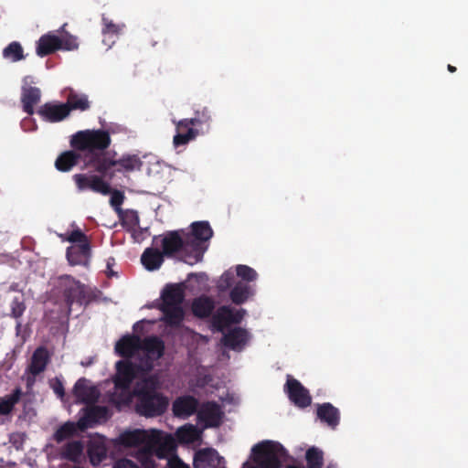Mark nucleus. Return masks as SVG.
Returning a JSON list of instances; mask_svg holds the SVG:
<instances>
[{"mask_svg":"<svg viewBox=\"0 0 468 468\" xmlns=\"http://www.w3.org/2000/svg\"><path fill=\"white\" fill-rule=\"evenodd\" d=\"M253 460L258 467L250 468H281L282 460L286 457V450L276 441H262L252 448Z\"/></svg>","mask_w":468,"mask_h":468,"instance_id":"39448f33","label":"nucleus"},{"mask_svg":"<svg viewBox=\"0 0 468 468\" xmlns=\"http://www.w3.org/2000/svg\"><path fill=\"white\" fill-rule=\"evenodd\" d=\"M26 311V304L21 297H15L11 303V314L14 318H20Z\"/></svg>","mask_w":468,"mask_h":468,"instance_id":"09e8293b","label":"nucleus"},{"mask_svg":"<svg viewBox=\"0 0 468 468\" xmlns=\"http://www.w3.org/2000/svg\"><path fill=\"white\" fill-rule=\"evenodd\" d=\"M88 455L92 465H99L107 457V449L102 443L91 442L88 447Z\"/></svg>","mask_w":468,"mask_h":468,"instance_id":"58836bf2","label":"nucleus"},{"mask_svg":"<svg viewBox=\"0 0 468 468\" xmlns=\"http://www.w3.org/2000/svg\"><path fill=\"white\" fill-rule=\"evenodd\" d=\"M58 287L69 312L75 303L79 306H86L98 298L94 290L69 275L59 277Z\"/></svg>","mask_w":468,"mask_h":468,"instance_id":"7ed1b4c3","label":"nucleus"},{"mask_svg":"<svg viewBox=\"0 0 468 468\" xmlns=\"http://www.w3.org/2000/svg\"><path fill=\"white\" fill-rule=\"evenodd\" d=\"M69 151H65L61 153L55 161V167L57 170L60 172H69L75 165H78L80 159L83 157V161H85V153L77 149ZM86 163V162H84ZM85 165L90 166L85 164Z\"/></svg>","mask_w":468,"mask_h":468,"instance_id":"6ab92c4d","label":"nucleus"},{"mask_svg":"<svg viewBox=\"0 0 468 468\" xmlns=\"http://www.w3.org/2000/svg\"><path fill=\"white\" fill-rule=\"evenodd\" d=\"M317 416L322 421L325 422L333 429L339 424L340 412L338 409L334 407L331 403L326 402L318 405Z\"/></svg>","mask_w":468,"mask_h":468,"instance_id":"c756f323","label":"nucleus"},{"mask_svg":"<svg viewBox=\"0 0 468 468\" xmlns=\"http://www.w3.org/2000/svg\"><path fill=\"white\" fill-rule=\"evenodd\" d=\"M50 360L51 354L46 346H41L35 349L26 369V372L28 374L27 378V386L32 385L36 380V377L46 370Z\"/></svg>","mask_w":468,"mask_h":468,"instance_id":"0eeeda50","label":"nucleus"},{"mask_svg":"<svg viewBox=\"0 0 468 468\" xmlns=\"http://www.w3.org/2000/svg\"><path fill=\"white\" fill-rule=\"evenodd\" d=\"M61 48L60 37L48 33L39 37L37 42L36 52L38 57H46Z\"/></svg>","mask_w":468,"mask_h":468,"instance_id":"4be33fe9","label":"nucleus"},{"mask_svg":"<svg viewBox=\"0 0 468 468\" xmlns=\"http://www.w3.org/2000/svg\"><path fill=\"white\" fill-rule=\"evenodd\" d=\"M103 27L101 29L103 35H114L117 36L120 34L122 27L113 23L112 20H110L108 17H106L104 15L101 18Z\"/></svg>","mask_w":468,"mask_h":468,"instance_id":"49530a36","label":"nucleus"},{"mask_svg":"<svg viewBox=\"0 0 468 468\" xmlns=\"http://www.w3.org/2000/svg\"><path fill=\"white\" fill-rule=\"evenodd\" d=\"M37 113L48 122H58L69 115V109L64 103L46 102L38 108Z\"/></svg>","mask_w":468,"mask_h":468,"instance_id":"ddd939ff","label":"nucleus"},{"mask_svg":"<svg viewBox=\"0 0 468 468\" xmlns=\"http://www.w3.org/2000/svg\"><path fill=\"white\" fill-rule=\"evenodd\" d=\"M140 349L141 338L135 335H126L115 345L116 353L125 358L132 357Z\"/></svg>","mask_w":468,"mask_h":468,"instance_id":"412c9836","label":"nucleus"},{"mask_svg":"<svg viewBox=\"0 0 468 468\" xmlns=\"http://www.w3.org/2000/svg\"><path fill=\"white\" fill-rule=\"evenodd\" d=\"M197 459L207 462L214 468H226L225 460L219 456L218 452L212 449H206L197 453Z\"/></svg>","mask_w":468,"mask_h":468,"instance_id":"4c0bfd02","label":"nucleus"},{"mask_svg":"<svg viewBox=\"0 0 468 468\" xmlns=\"http://www.w3.org/2000/svg\"><path fill=\"white\" fill-rule=\"evenodd\" d=\"M84 445L81 441H71L64 444L59 451L60 458L69 462H78L82 455Z\"/></svg>","mask_w":468,"mask_h":468,"instance_id":"2f4dec72","label":"nucleus"},{"mask_svg":"<svg viewBox=\"0 0 468 468\" xmlns=\"http://www.w3.org/2000/svg\"><path fill=\"white\" fill-rule=\"evenodd\" d=\"M124 195L121 191L114 190L112 193L110 203L115 208L116 211L121 212V205L123 203Z\"/></svg>","mask_w":468,"mask_h":468,"instance_id":"603ef678","label":"nucleus"},{"mask_svg":"<svg viewBox=\"0 0 468 468\" xmlns=\"http://www.w3.org/2000/svg\"><path fill=\"white\" fill-rule=\"evenodd\" d=\"M3 57L11 62H17L25 58L24 49L17 41H13L3 49Z\"/></svg>","mask_w":468,"mask_h":468,"instance_id":"ea45409f","label":"nucleus"},{"mask_svg":"<svg viewBox=\"0 0 468 468\" xmlns=\"http://www.w3.org/2000/svg\"><path fill=\"white\" fill-rule=\"evenodd\" d=\"M191 309L196 317L200 319L207 318L215 309V303L210 297L202 295L194 299Z\"/></svg>","mask_w":468,"mask_h":468,"instance_id":"c85d7f7f","label":"nucleus"},{"mask_svg":"<svg viewBox=\"0 0 468 468\" xmlns=\"http://www.w3.org/2000/svg\"><path fill=\"white\" fill-rule=\"evenodd\" d=\"M213 236V230L207 221H197L191 224V233L186 235V247L191 255L186 256V264L194 265L203 260L207 250V242Z\"/></svg>","mask_w":468,"mask_h":468,"instance_id":"20e7f679","label":"nucleus"},{"mask_svg":"<svg viewBox=\"0 0 468 468\" xmlns=\"http://www.w3.org/2000/svg\"><path fill=\"white\" fill-rule=\"evenodd\" d=\"M66 96V107L71 111L85 112L90 109V102L86 94L77 93L73 89L64 90Z\"/></svg>","mask_w":468,"mask_h":468,"instance_id":"a878e982","label":"nucleus"},{"mask_svg":"<svg viewBox=\"0 0 468 468\" xmlns=\"http://www.w3.org/2000/svg\"><path fill=\"white\" fill-rule=\"evenodd\" d=\"M158 382L154 377L138 381L133 390L136 399V412L147 418L163 415L168 407V399L158 390Z\"/></svg>","mask_w":468,"mask_h":468,"instance_id":"f03ea898","label":"nucleus"},{"mask_svg":"<svg viewBox=\"0 0 468 468\" xmlns=\"http://www.w3.org/2000/svg\"><path fill=\"white\" fill-rule=\"evenodd\" d=\"M154 456L155 455L149 442L141 447L136 453L137 460L146 468H150L154 465V461L153 459Z\"/></svg>","mask_w":468,"mask_h":468,"instance_id":"79ce46f5","label":"nucleus"},{"mask_svg":"<svg viewBox=\"0 0 468 468\" xmlns=\"http://www.w3.org/2000/svg\"><path fill=\"white\" fill-rule=\"evenodd\" d=\"M114 468H140L136 463L133 462L128 460V459H122L119 460L116 464L114 465Z\"/></svg>","mask_w":468,"mask_h":468,"instance_id":"5fc2aeb1","label":"nucleus"},{"mask_svg":"<svg viewBox=\"0 0 468 468\" xmlns=\"http://www.w3.org/2000/svg\"><path fill=\"white\" fill-rule=\"evenodd\" d=\"M67 27V24H64V25L60 27V30H59V31H60L61 33H66V32H65V27Z\"/></svg>","mask_w":468,"mask_h":468,"instance_id":"052dcab7","label":"nucleus"},{"mask_svg":"<svg viewBox=\"0 0 468 468\" xmlns=\"http://www.w3.org/2000/svg\"><path fill=\"white\" fill-rule=\"evenodd\" d=\"M50 388L53 389L54 393L59 398L63 399L65 396V389L63 382L58 378H54L49 381Z\"/></svg>","mask_w":468,"mask_h":468,"instance_id":"3c124183","label":"nucleus"},{"mask_svg":"<svg viewBox=\"0 0 468 468\" xmlns=\"http://www.w3.org/2000/svg\"><path fill=\"white\" fill-rule=\"evenodd\" d=\"M448 70L452 73L455 72L456 71V67L449 64L448 67H447Z\"/></svg>","mask_w":468,"mask_h":468,"instance_id":"13d9d810","label":"nucleus"},{"mask_svg":"<svg viewBox=\"0 0 468 468\" xmlns=\"http://www.w3.org/2000/svg\"><path fill=\"white\" fill-rule=\"evenodd\" d=\"M211 112L207 107H203L201 110L195 111L193 118L182 119L180 124L186 127L188 124H193L195 128L202 126L203 124L208 125L211 122Z\"/></svg>","mask_w":468,"mask_h":468,"instance_id":"72a5a7b5","label":"nucleus"},{"mask_svg":"<svg viewBox=\"0 0 468 468\" xmlns=\"http://www.w3.org/2000/svg\"><path fill=\"white\" fill-rule=\"evenodd\" d=\"M73 394L78 402L86 405L95 404L100 398L99 389L94 386L89 385V380L85 378L77 380L73 388Z\"/></svg>","mask_w":468,"mask_h":468,"instance_id":"4468645a","label":"nucleus"},{"mask_svg":"<svg viewBox=\"0 0 468 468\" xmlns=\"http://www.w3.org/2000/svg\"><path fill=\"white\" fill-rule=\"evenodd\" d=\"M176 124V134L173 138V144L176 147L187 144L190 141L195 140L199 134L197 128L193 124L184 127L180 124V121H173Z\"/></svg>","mask_w":468,"mask_h":468,"instance_id":"393cba45","label":"nucleus"},{"mask_svg":"<svg viewBox=\"0 0 468 468\" xmlns=\"http://www.w3.org/2000/svg\"><path fill=\"white\" fill-rule=\"evenodd\" d=\"M236 272L237 276L247 282H253L258 277L256 271L248 265H238L236 267Z\"/></svg>","mask_w":468,"mask_h":468,"instance_id":"c03bdc74","label":"nucleus"},{"mask_svg":"<svg viewBox=\"0 0 468 468\" xmlns=\"http://www.w3.org/2000/svg\"><path fill=\"white\" fill-rule=\"evenodd\" d=\"M285 468H304V467L300 466V465H293V464H291V465H287Z\"/></svg>","mask_w":468,"mask_h":468,"instance_id":"bf43d9fd","label":"nucleus"},{"mask_svg":"<svg viewBox=\"0 0 468 468\" xmlns=\"http://www.w3.org/2000/svg\"><path fill=\"white\" fill-rule=\"evenodd\" d=\"M197 419L206 428L218 427L222 422L223 411L216 401H207L198 407Z\"/></svg>","mask_w":468,"mask_h":468,"instance_id":"9d476101","label":"nucleus"},{"mask_svg":"<svg viewBox=\"0 0 468 468\" xmlns=\"http://www.w3.org/2000/svg\"><path fill=\"white\" fill-rule=\"evenodd\" d=\"M169 468H189L177 456H174L168 460Z\"/></svg>","mask_w":468,"mask_h":468,"instance_id":"6e6d98bb","label":"nucleus"},{"mask_svg":"<svg viewBox=\"0 0 468 468\" xmlns=\"http://www.w3.org/2000/svg\"><path fill=\"white\" fill-rule=\"evenodd\" d=\"M231 307L223 305L218 308L212 316V324L218 330L222 331L227 325L231 324Z\"/></svg>","mask_w":468,"mask_h":468,"instance_id":"f704fd0d","label":"nucleus"},{"mask_svg":"<svg viewBox=\"0 0 468 468\" xmlns=\"http://www.w3.org/2000/svg\"><path fill=\"white\" fill-rule=\"evenodd\" d=\"M149 444L154 455L159 459L166 458L176 450L175 439L170 434H164V432L157 430H152Z\"/></svg>","mask_w":468,"mask_h":468,"instance_id":"6e6552de","label":"nucleus"},{"mask_svg":"<svg viewBox=\"0 0 468 468\" xmlns=\"http://www.w3.org/2000/svg\"><path fill=\"white\" fill-rule=\"evenodd\" d=\"M152 435V430H140L127 431L122 432L119 438L118 442L124 447L144 446L149 442Z\"/></svg>","mask_w":468,"mask_h":468,"instance_id":"a211bd4d","label":"nucleus"},{"mask_svg":"<svg viewBox=\"0 0 468 468\" xmlns=\"http://www.w3.org/2000/svg\"><path fill=\"white\" fill-rule=\"evenodd\" d=\"M73 179L80 191L90 189L93 192L100 193L102 195H108L111 193L110 185L98 176L76 174L73 176Z\"/></svg>","mask_w":468,"mask_h":468,"instance_id":"9b49d317","label":"nucleus"},{"mask_svg":"<svg viewBox=\"0 0 468 468\" xmlns=\"http://www.w3.org/2000/svg\"><path fill=\"white\" fill-rule=\"evenodd\" d=\"M164 256L158 249L147 248L141 256V262L147 271H156L162 266Z\"/></svg>","mask_w":468,"mask_h":468,"instance_id":"7c9ffc66","label":"nucleus"},{"mask_svg":"<svg viewBox=\"0 0 468 468\" xmlns=\"http://www.w3.org/2000/svg\"><path fill=\"white\" fill-rule=\"evenodd\" d=\"M235 276L230 271H225L219 278L218 289L220 292H224L231 288L234 284Z\"/></svg>","mask_w":468,"mask_h":468,"instance_id":"a18cd8bd","label":"nucleus"},{"mask_svg":"<svg viewBox=\"0 0 468 468\" xmlns=\"http://www.w3.org/2000/svg\"><path fill=\"white\" fill-rule=\"evenodd\" d=\"M141 349L144 350L147 356L145 368L147 370L152 369L153 360L159 359L165 353V343L162 339L157 336H149L141 341Z\"/></svg>","mask_w":468,"mask_h":468,"instance_id":"dca6fc26","label":"nucleus"},{"mask_svg":"<svg viewBox=\"0 0 468 468\" xmlns=\"http://www.w3.org/2000/svg\"><path fill=\"white\" fill-rule=\"evenodd\" d=\"M110 133L104 130H82L70 137V146L85 153V162L100 174H106L112 166H120L117 171L140 170L143 162L137 154H125L119 160L110 159L105 150L111 145Z\"/></svg>","mask_w":468,"mask_h":468,"instance_id":"f257e3e1","label":"nucleus"},{"mask_svg":"<svg viewBox=\"0 0 468 468\" xmlns=\"http://www.w3.org/2000/svg\"><path fill=\"white\" fill-rule=\"evenodd\" d=\"M307 468H322L324 464V453L316 448L311 447L307 450L306 454Z\"/></svg>","mask_w":468,"mask_h":468,"instance_id":"a19ab883","label":"nucleus"},{"mask_svg":"<svg viewBox=\"0 0 468 468\" xmlns=\"http://www.w3.org/2000/svg\"><path fill=\"white\" fill-rule=\"evenodd\" d=\"M85 410L84 417L80 420L79 427L81 429L86 428L88 423H96L102 420L108 419L109 410L105 406L88 405Z\"/></svg>","mask_w":468,"mask_h":468,"instance_id":"bb28decb","label":"nucleus"},{"mask_svg":"<svg viewBox=\"0 0 468 468\" xmlns=\"http://www.w3.org/2000/svg\"><path fill=\"white\" fill-rule=\"evenodd\" d=\"M199 401L191 395L176 398L172 404V411L177 418L186 419L197 413Z\"/></svg>","mask_w":468,"mask_h":468,"instance_id":"2eb2a0df","label":"nucleus"},{"mask_svg":"<svg viewBox=\"0 0 468 468\" xmlns=\"http://www.w3.org/2000/svg\"><path fill=\"white\" fill-rule=\"evenodd\" d=\"M163 254L172 257L176 254L177 259L186 263V256L191 250L186 247V236L182 238L177 231H171L162 239Z\"/></svg>","mask_w":468,"mask_h":468,"instance_id":"423d86ee","label":"nucleus"},{"mask_svg":"<svg viewBox=\"0 0 468 468\" xmlns=\"http://www.w3.org/2000/svg\"><path fill=\"white\" fill-rule=\"evenodd\" d=\"M284 390L288 395L289 399L299 408H306L311 405L312 397L309 390L303 386V384L292 378L288 377Z\"/></svg>","mask_w":468,"mask_h":468,"instance_id":"1a4fd4ad","label":"nucleus"},{"mask_svg":"<svg viewBox=\"0 0 468 468\" xmlns=\"http://www.w3.org/2000/svg\"><path fill=\"white\" fill-rule=\"evenodd\" d=\"M127 221H123V225L129 222L131 226H136L139 224V218L136 212L131 211L126 215Z\"/></svg>","mask_w":468,"mask_h":468,"instance_id":"4d7b16f0","label":"nucleus"},{"mask_svg":"<svg viewBox=\"0 0 468 468\" xmlns=\"http://www.w3.org/2000/svg\"><path fill=\"white\" fill-rule=\"evenodd\" d=\"M176 435L181 441H193L197 436V428L191 424L183 426L177 430Z\"/></svg>","mask_w":468,"mask_h":468,"instance_id":"37998d69","label":"nucleus"},{"mask_svg":"<svg viewBox=\"0 0 468 468\" xmlns=\"http://www.w3.org/2000/svg\"><path fill=\"white\" fill-rule=\"evenodd\" d=\"M250 338L249 332L241 327L230 329L222 337V344L234 351H240L247 345Z\"/></svg>","mask_w":468,"mask_h":468,"instance_id":"f3484780","label":"nucleus"},{"mask_svg":"<svg viewBox=\"0 0 468 468\" xmlns=\"http://www.w3.org/2000/svg\"><path fill=\"white\" fill-rule=\"evenodd\" d=\"M40 99L41 91L38 88L26 85L22 87L21 102L23 111L27 114H34V106L40 101Z\"/></svg>","mask_w":468,"mask_h":468,"instance_id":"b1692460","label":"nucleus"},{"mask_svg":"<svg viewBox=\"0 0 468 468\" xmlns=\"http://www.w3.org/2000/svg\"><path fill=\"white\" fill-rule=\"evenodd\" d=\"M79 424H75L71 421H67L63 425L59 426L53 435V439L57 443L74 437L78 431Z\"/></svg>","mask_w":468,"mask_h":468,"instance_id":"c9c22d12","label":"nucleus"},{"mask_svg":"<svg viewBox=\"0 0 468 468\" xmlns=\"http://www.w3.org/2000/svg\"><path fill=\"white\" fill-rule=\"evenodd\" d=\"M139 367L129 360H120L116 363L117 374L114 384L119 388H128L135 378Z\"/></svg>","mask_w":468,"mask_h":468,"instance_id":"f8f14e48","label":"nucleus"},{"mask_svg":"<svg viewBox=\"0 0 468 468\" xmlns=\"http://www.w3.org/2000/svg\"><path fill=\"white\" fill-rule=\"evenodd\" d=\"M159 309L164 314V321L170 327H179L185 317V312L182 305L160 306Z\"/></svg>","mask_w":468,"mask_h":468,"instance_id":"cd10ccee","label":"nucleus"},{"mask_svg":"<svg viewBox=\"0 0 468 468\" xmlns=\"http://www.w3.org/2000/svg\"><path fill=\"white\" fill-rule=\"evenodd\" d=\"M22 392L19 388H15L10 395L0 400V415H8L14 410L15 405L20 400Z\"/></svg>","mask_w":468,"mask_h":468,"instance_id":"e433bc0d","label":"nucleus"},{"mask_svg":"<svg viewBox=\"0 0 468 468\" xmlns=\"http://www.w3.org/2000/svg\"><path fill=\"white\" fill-rule=\"evenodd\" d=\"M60 49L71 51L79 48L77 37L75 36L69 34L68 32L62 35V37H60Z\"/></svg>","mask_w":468,"mask_h":468,"instance_id":"de8ad7c7","label":"nucleus"},{"mask_svg":"<svg viewBox=\"0 0 468 468\" xmlns=\"http://www.w3.org/2000/svg\"><path fill=\"white\" fill-rule=\"evenodd\" d=\"M90 243L76 244L67 249L66 256L70 265H87L90 258Z\"/></svg>","mask_w":468,"mask_h":468,"instance_id":"aec40b11","label":"nucleus"},{"mask_svg":"<svg viewBox=\"0 0 468 468\" xmlns=\"http://www.w3.org/2000/svg\"><path fill=\"white\" fill-rule=\"evenodd\" d=\"M245 314L244 309H239L237 311H234L231 308V324H239L241 320L243 319V316Z\"/></svg>","mask_w":468,"mask_h":468,"instance_id":"864d4df0","label":"nucleus"},{"mask_svg":"<svg viewBox=\"0 0 468 468\" xmlns=\"http://www.w3.org/2000/svg\"><path fill=\"white\" fill-rule=\"evenodd\" d=\"M253 292L251 287L245 282L239 281L236 282L229 292V298L235 304L245 303Z\"/></svg>","mask_w":468,"mask_h":468,"instance_id":"473e14b6","label":"nucleus"},{"mask_svg":"<svg viewBox=\"0 0 468 468\" xmlns=\"http://www.w3.org/2000/svg\"><path fill=\"white\" fill-rule=\"evenodd\" d=\"M66 239L74 245L90 243L88 237L80 229L72 230Z\"/></svg>","mask_w":468,"mask_h":468,"instance_id":"8fccbe9b","label":"nucleus"},{"mask_svg":"<svg viewBox=\"0 0 468 468\" xmlns=\"http://www.w3.org/2000/svg\"><path fill=\"white\" fill-rule=\"evenodd\" d=\"M162 303L160 306L182 305L185 299V292L181 284H167L161 293Z\"/></svg>","mask_w":468,"mask_h":468,"instance_id":"5701e85b","label":"nucleus"},{"mask_svg":"<svg viewBox=\"0 0 468 468\" xmlns=\"http://www.w3.org/2000/svg\"><path fill=\"white\" fill-rule=\"evenodd\" d=\"M326 468H335L334 465L330 464Z\"/></svg>","mask_w":468,"mask_h":468,"instance_id":"680f3d73","label":"nucleus"}]
</instances>
